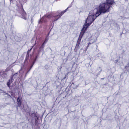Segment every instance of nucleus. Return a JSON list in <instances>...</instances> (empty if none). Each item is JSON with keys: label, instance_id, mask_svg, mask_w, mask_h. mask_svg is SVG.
Returning a JSON list of instances; mask_svg holds the SVG:
<instances>
[{"label": "nucleus", "instance_id": "obj_6", "mask_svg": "<svg viewBox=\"0 0 129 129\" xmlns=\"http://www.w3.org/2000/svg\"><path fill=\"white\" fill-rule=\"evenodd\" d=\"M21 14L22 15V18L23 19L26 20V13L24 11L23 9H21Z\"/></svg>", "mask_w": 129, "mask_h": 129}, {"label": "nucleus", "instance_id": "obj_2", "mask_svg": "<svg viewBox=\"0 0 129 129\" xmlns=\"http://www.w3.org/2000/svg\"><path fill=\"white\" fill-rule=\"evenodd\" d=\"M114 2L113 0H106V3L100 4L99 7V11L96 14L99 15L102 13H104L109 11L111 5L113 4Z\"/></svg>", "mask_w": 129, "mask_h": 129}, {"label": "nucleus", "instance_id": "obj_3", "mask_svg": "<svg viewBox=\"0 0 129 129\" xmlns=\"http://www.w3.org/2000/svg\"><path fill=\"white\" fill-rule=\"evenodd\" d=\"M85 31H84V30L82 29L81 30L79 35V37L78 38L77 42V43L76 46H77V47H78V46H79L81 40L82 38V36L84 35Z\"/></svg>", "mask_w": 129, "mask_h": 129}, {"label": "nucleus", "instance_id": "obj_13", "mask_svg": "<svg viewBox=\"0 0 129 129\" xmlns=\"http://www.w3.org/2000/svg\"><path fill=\"white\" fill-rule=\"evenodd\" d=\"M33 48V47H32L31 48Z\"/></svg>", "mask_w": 129, "mask_h": 129}, {"label": "nucleus", "instance_id": "obj_1", "mask_svg": "<svg viewBox=\"0 0 129 129\" xmlns=\"http://www.w3.org/2000/svg\"><path fill=\"white\" fill-rule=\"evenodd\" d=\"M98 11L99 9L97 10L96 9H95L93 11H91L90 12L82 30L86 31L88 27L93 22L96 17L99 15L98 14L97 15L98 16L96 15V14Z\"/></svg>", "mask_w": 129, "mask_h": 129}, {"label": "nucleus", "instance_id": "obj_5", "mask_svg": "<svg viewBox=\"0 0 129 129\" xmlns=\"http://www.w3.org/2000/svg\"><path fill=\"white\" fill-rule=\"evenodd\" d=\"M51 17V15L46 14L44 15L41 19V20L39 21V23H40L42 22V21L45 19V18H50Z\"/></svg>", "mask_w": 129, "mask_h": 129}, {"label": "nucleus", "instance_id": "obj_11", "mask_svg": "<svg viewBox=\"0 0 129 129\" xmlns=\"http://www.w3.org/2000/svg\"><path fill=\"white\" fill-rule=\"evenodd\" d=\"M28 54L26 56V59L28 58Z\"/></svg>", "mask_w": 129, "mask_h": 129}, {"label": "nucleus", "instance_id": "obj_10", "mask_svg": "<svg viewBox=\"0 0 129 129\" xmlns=\"http://www.w3.org/2000/svg\"><path fill=\"white\" fill-rule=\"evenodd\" d=\"M35 38H33V39H32V40L31 41V42L32 43H33V42H34L35 41Z\"/></svg>", "mask_w": 129, "mask_h": 129}, {"label": "nucleus", "instance_id": "obj_9", "mask_svg": "<svg viewBox=\"0 0 129 129\" xmlns=\"http://www.w3.org/2000/svg\"><path fill=\"white\" fill-rule=\"evenodd\" d=\"M13 81V80L12 79L11 80H9V82L7 83V85L9 87H10V85Z\"/></svg>", "mask_w": 129, "mask_h": 129}, {"label": "nucleus", "instance_id": "obj_8", "mask_svg": "<svg viewBox=\"0 0 129 129\" xmlns=\"http://www.w3.org/2000/svg\"><path fill=\"white\" fill-rule=\"evenodd\" d=\"M17 102H18L17 104H18V105L19 106H20L21 105V103L20 101V100L19 98V97H18L17 99Z\"/></svg>", "mask_w": 129, "mask_h": 129}, {"label": "nucleus", "instance_id": "obj_7", "mask_svg": "<svg viewBox=\"0 0 129 129\" xmlns=\"http://www.w3.org/2000/svg\"><path fill=\"white\" fill-rule=\"evenodd\" d=\"M48 40H49L48 37V36H47L46 37L45 40V41H44L43 43V44L42 45L43 48L44 47L43 46H44V45L47 42Z\"/></svg>", "mask_w": 129, "mask_h": 129}, {"label": "nucleus", "instance_id": "obj_12", "mask_svg": "<svg viewBox=\"0 0 129 129\" xmlns=\"http://www.w3.org/2000/svg\"><path fill=\"white\" fill-rule=\"evenodd\" d=\"M91 44H91V43H90V44H88V46H90V45H91Z\"/></svg>", "mask_w": 129, "mask_h": 129}, {"label": "nucleus", "instance_id": "obj_4", "mask_svg": "<svg viewBox=\"0 0 129 129\" xmlns=\"http://www.w3.org/2000/svg\"><path fill=\"white\" fill-rule=\"evenodd\" d=\"M68 9V8L66 9L64 11L62 12H61L58 15L54 17V21H56L60 17L65 13V12Z\"/></svg>", "mask_w": 129, "mask_h": 129}]
</instances>
